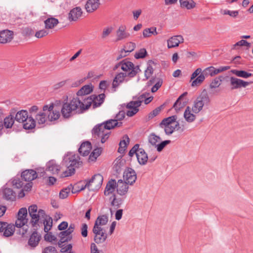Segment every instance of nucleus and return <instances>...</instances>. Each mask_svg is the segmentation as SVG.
I'll return each instance as SVG.
<instances>
[{"mask_svg": "<svg viewBox=\"0 0 253 253\" xmlns=\"http://www.w3.org/2000/svg\"><path fill=\"white\" fill-rule=\"evenodd\" d=\"M126 77H127L126 73L120 72L116 75L112 83V89L113 92L116 91V88L124 82Z\"/></svg>", "mask_w": 253, "mask_h": 253, "instance_id": "aec40b11", "label": "nucleus"}, {"mask_svg": "<svg viewBox=\"0 0 253 253\" xmlns=\"http://www.w3.org/2000/svg\"><path fill=\"white\" fill-rule=\"evenodd\" d=\"M42 253H57L55 247L49 246L45 248L42 251Z\"/></svg>", "mask_w": 253, "mask_h": 253, "instance_id": "774afa93", "label": "nucleus"}, {"mask_svg": "<svg viewBox=\"0 0 253 253\" xmlns=\"http://www.w3.org/2000/svg\"><path fill=\"white\" fill-rule=\"evenodd\" d=\"M72 189V192L75 193L76 191H74V188L72 187V185L71 184L65 188H63L61 190L59 193V197L62 199L66 198L70 192L71 189Z\"/></svg>", "mask_w": 253, "mask_h": 253, "instance_id": "de8ad7c7", "label": "nucleus"}, {"mask_svg": "<svg viewBox=\"0 0 253 253\" xmlns=\"http://www.w3.org/2000/svg\"><path fill=\"white\" fill-rule=\"evenodd\" d=\"M180 6L182 8L190 10L196 6V3L193 0H179Z\"/></svg>", "mask_w": 253, "mask_h": 253, "instance_id": "c9c22d12", "label": "nucleus"}, {"mask_svg": "<svg viewBox=\"0 0 253 253\" xmlns=\"http://www.w3.org/2000/svg\"><path fill=\"white\" fill-rule=\"evenodd\" d=\"M39 174L40 177H43V178H48L46 182V184L48 185H53L57 180L56 178L53 176H47V174H46V172L43 169H41V172H39Z\"/></svg>", "mask_w": 253, "mask_h": 253, "instance_id": "58836bf2", "label": "nucleus"}, {"mask_svg": "<svg viewBox=\"0 0 253 253\" xmlns=\"http://www.w3.org/2000/svg\"><path fill=\"white\" fill-rule=\"evenodd\" d=\"M222 77H219L218 78H216L214 79L213 81L211 83L210 86L211 88H215L218 87L220 84L222 80Z\"/></svg>", "mask_w": 253, "mask_h": 253, "instance_id": "052dcab7", "label": "nucleus"}, {"mask_svg": "<svg viewBox=\"0 0 253 253\" xmlns=\"http://www.w3.org/2000/svg\"><path fill=\"white\" fill-rule=\"evenodd\" d=\"M83 13L82 10L80 7H76L72 9L69 13V20L70 21L77 20Z\"/></svg>", "mask_w": 253, "mask_h": 253, "instance_id": "a878e982", "label": "nucleus"}, {"mask_svg": "<svg viewBox=\"0 0 253 253\" xmlns=\"http://www.w3.org/2000/svg\"><path fill=\"white\" fill-rule=\"evenodd\" d=\"M129 142V138L127 135H125L123 139L121 140L119 143V148L118 149V152L121 154H123L126 151V149Z\"/></svg>", "mask_w": 253, "mask_h": 253, "instance_id": "72a5a7b5", "label": "nucleus"}, {"mask_svg": "<svg viewBox=\"0 0 253 253\" xmlns=\"http://www.w3.org/2000/svg\"><path fill=\"white\" fill-rule=\"evenodd\" d=\"M147 52L145 48H141L138 52H136L134 57L136 59L143 58L147 55Z\"/></svg>", "mask_w": 253, "mask_h": 253, "instance_id": "680f3d73", "label": "nucleus"}, {"mask_svg": "<svg viewBox=\"0 0 253 253\" xmlns=\"http://www.w3.org/2000/svg\"><path fill=\"white\" fill-rule=\"evenodd\" d=\"M163 108H164V105H162L159 106L158 107L156 108V109H155L152 112H151L148 115V119L151 120V119H153L154 117L157 116L158 114H159V113H160L161 110L163 109Z\"/></svg>", "mask_w": 253, "mask_h": 253, "instance_id": "bf43d9fd", "label": "nucleus"}, {"mask_svg": "<svg viewBox=\"0 0 253 253\" xmlns=\"http://www.w3.org/2000/svg\"><path fill=\"white\" fill-rule=\"evenodd\" d=\"M116 187H117V183L115 180L111 179L109 181L104 191V195L108 196L110 194H112L115 191Z\"/></svg>", "mask_w": 253, "mask_h": 253, "instance_id": "f704fd0d", "label": "nucleus"}, {"mask_svg": "<svg viewBox=\"0 0 253 253\" xmlns=\"http://www.w3.org/2000/svg\"><path fill=\"white\" fill-rule=\"evenodd\" d=\"M17 112L16 108H12L10 109L9 115L6 117L3 121V126L7 128H11L13 126L15 120L14 115Z\"/></svg>", "mask_w": 253, "mask_h": 253, "instance_id": "dca6fc26", "label": "nucleus"}, {"mask_svg": "<svg viewBox=\"0 0 253 253\" xmlns=\"http://www.w3.org/2000/svg\"><path fill=\"white\" fill-rule=\"evenodd\" d=\"M108 221V217L106 215L98 216L96 219L93 227L104 229L101 226L106 225Z\"/></svg>", "mask_w": 253, "mask_h": 253, "instance_id": "7c9ffc66", "label": "nucleus"}, {"mask_svg": "<svg viewBox=\"0 0 253 253\" xmlns=\"http://www.w3.org/2000/svg\"><path fill=\"white\" fill-rule=\"evenodd\" d=\"M153 72L154 69L152 66L150 65H148L144 73V75L146 78V80L148 79L151 77V76L153 74Z\"/></svg>", "mask_w": 253, "mask_h": 253, "instance_id": "69168bd1", "label": "nucleus"}, {"mask_svg": "<svg viewBox=\"0 0 253 253\" xmlns=\"http://www.w3.org/2000/svg\"><path fill=\"white\" fill-rule=\"evenodd\" d=\"M139 102H136L135 100L130 101L126 105V107L130 110H128L126 114L128 117H132L136 114L139 111L138 104Z\"/></svg>", "mask_w": 253, "mask_h": 253, "instance_id": "4be33fe9", "label": "nucleus"}, {"mask_svg": "<svg viewBox=\"0 0 253 253\" xmlns=\"http://www.w3.org/2000/svg\"><path fill=\"white\" fill-rule=\"evenodd\" d=\"M128 183L124 181L122 179L119 180L117 183V191L118 194L121 196L126 195L128 191Z\"/></svg>", "mask_w": 253, "mask_h": 253, "instance_id": "5701e85b", "label": "nucleus"}, {"mask_svg": "<svg viewBox=\"0 0 253 253\" xmlns=\"http://www.w3.org/2000/svg\"><path fill=\"white\" fill-rule=\"evenodd\" d=\"M202 73L206 76H213L219 73V70L213 66H210L205 69Z\"/></svg>", "mask_w": 253, "mask_h": 253, "instance_id": "a18cd8bd", "label": "nucleus"}, {"mask_svg": "<svg viewBox=\"0 0 253 253\" xmlns=\"http://www.w3.org/2000/svg\"><path fill=\"white\" fill-rule=\"evenodd\" d=\"M92 90V86L89 85H85L77 92V95L78 97L86 96V95L89 94Z\"/></svg>", "mask_w": 253, "mask_h": 253, "instance_id": "e433bc0d", "label": "nucleus"}, {"mask_svg": "<svg viewBox=\"0 0 253 253\" xmlns=\"http://www.w3.org/2000/svg\"><path fill=\"white\" fill-rule=\"evenodd\" d=\"M91 148V143L89 141H85L82 143L78 151L83 156H86L89 154Z\"/></svg>", "mask_w": 253, "mask_h": 253, "instance_id": "cd10ccee", "label": "nucleus"}, {"mask_svg": "<svg viewBox=\"0 0 253 253\" xmlns=\"http://www.w3.org/2000/svg\"><path fill=\"white\" fill-rule=\"evenodd\" d=\"M14 116L15 121L19 123H24L29 117L28 112L25 110L18 111L17 109V112Z\"/></svg>", "mask_w": 253, "mask_h": 253, "instance_id": "c85d7f7f", "label": "nucleus"}, {"mask_svg": "<svg viewBox=\"0 0 253 253\" xmlns=\"http://www.w3.org/2000/svg\"><path fill=\"white\" fill-rule=\"evenodd\" d=\"M110 201H111V205L112 206L116 207L117 208H119L122 204L121 199H117L116 198V195L113 194L110 198Z\"/></svg>", "mask_w": 253, "mask_h": 253, "instance_id": "13d9d810", "label": "nucleus"}, {"mask_svg": "<svg viewBox=\"0 0 253 253\" xmlns=\"http://www.w3.org/2000/svg\"><path fill=\"white\" fill-rule=\"evenodd\" d=\"M61 169V167L54 160L48 161L46 164V171L51 174H57Z\"/></svg>", "mask_w": 253, "mask_h": 253, "instance_id": "a211bd4d", "label": "nucleus"}, {"mask_svg": "<svg viewBox=\"0 0 253 253\" xmlns=\"http://www.w3.org/2000/svg\"><path fill=\"white\" fill-rule=\"evenodd\" d=\"M136 157L137 161L140 165H146L148 160L147 154L142 148H140L136 153Z\"/></svg>", "mask_w": 253, "mask_h": 253, "instance_id": "393cba45", "label": "nucleus"}, {"mask_svg": "<svg viewBox=\"0 0 253 253\" xmlns=\"http://www.w3.org/2000/svg\"><path fill=\"white\" fill-rule=\"evenodd\" d=\"M79 104V100L75 98H73L70 102L63 103L61 110L62 117L65 119H68L74 114L81 113L78 107Z\"/></svg>", "mask_w": 253, "mask_h": 253, "instance_id": "20e7f679", "label": "nucleus"}, {"mask_svg": "<svg viewBox=\"0 0 253 253\" xmlns=\"http://www.w3.org/2000/svg\"><path fill=\"white\" fill-rule=\"evenodd\" d=\"M70 234L67 230L60 232L59 234V237L60 238V239L58 242V245L59 248L62 247V244L64 243L71 240L72 237L70 236Z\"/></svg>", "mask_w": 253, "mask_h": 253, "instance_id": "2f4dec72", "label": "nucleus"}, {"mask_svg": "<svg viewBox=\"0 0 253 253\" xmlns=\"http://www.w3.org/2000/svg\"><path fill=\"white\" fill-rule=\"evenodd\" d=\"M3 198L7 201H13L15 200L16 195L13 190L9 188H5L3 189Z\"/></svg>", "mask_w": 253, "mask_h": 253, "instance_id": "473e14b6", "label": "nucleus"}, {"mask_svg": "<svg viewBox=\"0 0 253 253\" xmlns=\"http://www.w3.org/2000/svg\"><path fill=\"white\" fill-rule=\"evenodd\" d=\"M38 171L37 172L34 169H26L23 171L21 175V177H15L11 181L12 186L17 189H20L24 186V183L23 180L26 182H31L35 179H36L38 175H39Z\"/></svg>", "mask_w": 253, "mask_h": 253, "instance_id": "f03ea898", "label": "nucleus"}, {"mask_svg": "<svg viewBox=\"0 0 253 253\" xmlns=\"http://www.w3.org/2000/svg\"><path fill=\"white\" fill-rule=\"evenodd\" d=\"M103 177L100 174H94L91 179H87V188L91 191L98 190L101 186Z\"/></svg>", "mask_w": 253, "mask_h": 253, "instance_id": "1a4fd4ad", "label": "nucleus"}, {"mask_svg": "<svg viewBox=\"0 0 253 253\" xmlns=\"http://www.w3.org/2000/svg\"><path fill=\"white\" fill-rule=\"evenodd\" d=\"M161 140L160 136L156 135L154 133H151L148 136V142L152 145L156 146L157 143Z\"/></svg>", "mask_w": 253, "mask_h": 253, "instance_id": "603ef678", "label": "nucleus"}, {"mask_svg": "<svg viewBox=\"0 0 253 253\" xmlns=\"http://www.w3.org/2000/svg\"><path fill=\"white\" fill-rule=\"evenodd\" d=\"M39 213L41 216L40 220L37 223V227H35L36 229L37 230L38 226H42L43 224L44 231L47 233L52 226V218L49 215H46L43 210L40 209Z\"/></svg>", "mask_w": 253, "mask_h": 253, "instance_id": "6e6552de", "label": "nucleus"}, {"mask_svg": "<svg viewBox=\"0 0 253 253\" xmlns=\"http://www.w3.org/2000/svg\"><path fill=\"white\" fill-rule=\"evenodd\" d=\"M159 127L162 128V129H164L165 133L168 135H169L171 134L175 129H176L177 130H178L180 129V127L179 126V122H176V124H175L174 126L172 125H162V126H159Z\"/></svg>", "mask_w": 253, "mask_h": 253, "instance_id": "c756f323", "label": "nucleus"}, {"mask_svg": "<svg viewBox=\"0 0 253 253\" xmlns=\"http://www.w3.org/2000/svg\"><path fill=\"white\" fill-rule=\"evenodd\" d=\"M187 95V92H184L179 96L176 102L174 103L173 108L175 109L177 112L186 105L188 99L185 97Z\"/></svg>", "mask_w": 253, "mask_h": 253, "instance_id": "f3484780", "label": "nucleus"}, {"mask_svg": "<svg viewBox=\"0 0 253 253\" xmlns=\"http://www.w3.org/2000/svg\"><path fill=\"white\" fill-rule=\"evenodd\" d=\"M122 70L127 74V77L133 78L140 71L138 65L134 66L133 63L125 59L122 60Z\"/></svg>", "mask_w": 253, "mask_h": 253, "instance_id": "0eeeda50", "label": "nucleus"}, {"mask_svg": "<svg viewBox=\"0 0 253 253\" xmlns=\"http://www.w3.org/2000/svg\"><path fill=\"white\" fill-rule=\"evenodd\" d=\"M6 227L4 232L3 233V236L5 237L11 236L15 231V225L12 223L8 224L7 223Z\"/></svg>", "mask_w": 253, "mask_h": 253, "instance_id": "c03bdc74", "label": "nucleus"}, {"mask_svg": "<svg viewBox=\"0 0 253 253\" xmlns=\"http://www.w3.org/2000/svg\"><path fill=\"white\" fill-rule=\"evenodd\" d=\"M210 102V98L207 91L204 90L194 102L192 111L196 114L198 113L205 104Z\"/></svg>", "mask_w": 253, "mask_h": 253, "instance_id": "423d86ee", "label": "nucleus"}, {"mask_svg": "<svg viewBox=\"0 0 253 253\" xmlns=\"http://www.w3.org/2000/svg\"><path fill=\"white\" fill-rule=\"evenodd\" d=\"M105 95L104 93H101L98 95H92L89 97H77L76 98L80 101V104L78 105L81 113L87 110L93 104L94 108L100 106L104 102Z\"/></svg>", "mask_w": 253, "mask_h": 253, "instance_id": "f257e3e1", "label": "nucleus"}, {"mask_svg": "<svg viewBox=\"0 0 253 253\" xmlns=\"http://www.w3.org/2000/svg\"><path fill=\"white\" fill-rule=\"evenodd\" d=\"M126 27L125 25H121L116 31L117 41H121L126 39L130 36L129 33L126 31Z\"/></svg>", "mask_w": 253, "mask_h": 253, "instance_id": "b1692460", "label": "nucleus"}, {"mask_svg": "<svg viewBox=\"0 0 253 253\" xmlns=\"http://www.w3.org/2000/svg\"><path fill=\"white\" fill-rule=\"evenodd\" d=\"M150 93L148 92H145L138 96L133 97V99L135 100L136 102H139L138 104V106H140L141 103L144 101V99L146 96H149Z\"/></svg>", "mask_w": 253, "mask_h": 253, "instance_id": "6e6d98bb", "label": "nucleus"}, {"mask_svg": "<svg viewBox=\"0 0 253 253\" xmlns=\"http://www.w3.org/2000/svg\"><path fill=\"white\" fill-rule=\"evenodd\" d=\"M124 164L125 161L123 160L119 159L116 160L113 169L117 174L121 173L122 168L124 166Z\"/></svg>", "mask_w": 253, "mask_h": 253, "instance_id": "8fccbe9b", "label": "nucleus"}, {"mask_svg": "<svg viewBox=\"0 0 253 253\" xmlns=\"http://www.w3.org/2000/svg\"><path fill=\"white\" fill-rule=\"evenodd\" d=\"M36 120L40 125L44 124L47 119V116L45 112H40L35 116Z\"/></svg>", "mask_w": 253, "mask_h": 253, "instance_id": "49530a36", "label": "nucleus"}, {"mask_svg": "<svg viewBox=\"0 0 253 253\" xmlns=\"http://www.w3.org/2000/svg\"><path fill=\"white\" fill-rule=\"evenodd\" d=\"M27 210L26 208H21L17 214V219H23V220L28 221L27 218Z\"/></svg>", "mask_w": 253, "mask_h": 253, "instance_id": "864d4df0", "label": "nucleus"}, {"mask_svg": "<svg viewBox=\"0 0 253 253\" xmlns=\"http://www.w3.org/2000/svg\"><path fill=\"white\" fill-rule=\"evenodd\" d=\"M183 41L184 39L181 35L172 36L167 40L168 47L171 48L177 47L180 42H183Z\"/></svg>", "mask_w": 253, "mask_h": 253, "instance_id": "412c9836", "label": "nucleus"}, {"mask_svg": "<svg viewBox=\"0 0 253 253\" xmlns=\"http://www.w3.org/2000/svg\"><path fill=\"white\" fill-rule=\"evenodd\" d=\"M230 85L232 90L246 87L250 84V83L244 81L241 79L231 77L230 78Z\"/></svg>", "mask_w": 253, "mask_h": 253, "instance_id": "ddd939ff", "label": "nucleus"}, {"mask_svg": "<svg viewBox=\"0 0 253 253\" xmlns=\"http://www.w3.org/2000/svg\"><path fill=\"white\" fill-rule=\"evenodd\" d=\"M106 128H110L108 126H103L102 123L96 125L92 129V134L94 137L100 138L102 143H105L108 139L110 131L106 130Z\"/></svg>", "mask_w": 253, "mask_h": 253, "instance_id": "39448f33", "label": "nucleus"}, {"mask_svg": "<svg viewBox=\"0 0 253 253\" xmlns=\"http://www.w3.org/2000/svg\"><path fill=\"white\" fill-rule=\"evenodd\" d=\"M80 159L79 156L76 155L67 156L64 158L63 165L67 168L68 170L63 172L62 177L71 176L75 173V169L78 168L82 164V162L79 161Z\"/></svg>", "mask_w": 253, "mask_h": 253, "instance_id": "7ed1b4c3", "label": "nucleus"}, {"mask_svg": "<svg viewBox=\"0 0 253 253\" xmlns=\"http://www.w3.org/2000/svg\"><path fill=\"white\" fill-rule=\"evenodd\" d=\"M124 179L130 185H132L136 180V173L134 169L127 168L124 172Z\"/></svg>", "mask_w": 253, "mask_h": 253, "instance_id": "4468645a", "label": "nucleus"}, {"mask_svg": "<svg viewBox=\"0 0 253 253\" xmlns=\"http://www.w3.org/2000/svg\"><path fill=\"white\" fill-rule=\"evenodd\" d=\"M35 229V231L31 235L28 242V245L32 249H34L39 245L41 239V234L38 233L36 228Z\"/></svg>", "mask_w": 253, "mask_h": 253, "instance_id": "6ab92c4d", "label": "nucleus"}, {"mask_svg": "<svg viewBox=\"0 0 253 253\" xmlns=\"http://www.w3.org/2000/svg\"><path fill=\"white\" fill-rule=\"evenodd\" d=\"M23 123V127L25 129H31L36 126V121L32 117L29 116V118Z\"/></svg>", "mask_w": 253, "mask_h": 253, "instance_id": "4c0bfd02", "label": "nucleus"}, {"mask_svg": "<svg viewBox=\"0 0 253 253\" xmlns=\"http://www.w3.org/2000/svg\"><path fill=\"white\" fill-rule=\"evenodd\" d=\"M206 76L203 74V73L198 76L197 78L193 80L192 82L191 85L192 86H196L201 84L205 79Z\"/></svg>", "mask_w": 253, "mask_h": 253, "instance_id": "5fc2aeb1", "label": "nucleus"}, {"mask_svg": "<svg viewBox=\"0 0 253 253\" xmlns=\"http://www.w3.org/2000/svg\"><path fill=\"white\" fill-rule=\"evenodd\" d=\"M102 151L101 148H96L94 149L89 156L90 161H95L97 158L100 156Z\"/></svg>", "mask_w": 253, "mask_h": 253, "instance_id": "3c124183", "label": "nucleus"}, {"mask_svg": "<svg viewBox=\"0 0 253 253\" xmlns=\"http://www.w3.org/2000/svg\"><path fill=\"white\" fill-rule=\"evenodd\" d=\"M163 84V80L161 79H157V81L155 84L152 87L151 91L152 92H156L158 89Z\"/></svg>", "mask_w": 253, "mask_h": 253, "instance_id": "338daca9", "label": "nucleus"}, {"mask_svg": "<svg viewBox=\"0 0 253 253\" xmlns=\"http://www.w3.org/2000/svg\"><path fill=\"white\" fill-rule=\"evenodd\" d=\"M170 142L171 141L169 140H165L157 144L155 147L157 148V150L158 152H161L166 145L169 144Z\"/></svg>", "mask_w": 253, "mask_h": 253, "instance_id": "e2e57ef3", "label": "nucleus"}, {"mask_svg": "<svg viewBox=\"0 0 253 253\" xmlns=\"http://www.w3.org/2000/svg\"><path fill=\"white\" fill-rule=\"evenodd\" d=\"M92 232L94 234V241L96 244L103 243L106 241L107 234L104 229L93 227Z\"/></svg>", "mask_w": 253, "mask_h": 253, "instance_id": "f8f14e48", "label": "nucleus"}, {"mask_svg": "<svg viewBox=\"0 0 253 253\" xmlns=\"http://www.w3.org/2000/svg\"><path fill=\"white\" fill-rule=\"evenodd\" d=\"M103 126H108L110 128H106V130L109 131L116 126H120L122 125V122H117V120L111 119L102 123Z\"/></svg>", "mask_w": 253, "mask_h": 253, "instance_id": "a19ab883", "label": "nucleus"}, {"mask_svg": "<svg viewBox=\"0 0 253 253\" xmlns=\"http://www.w3.org/2000/svg\"><path fill=\"white\" fill-rule=\"evenodd\" d=\"M151 34L157 35L158 33L156 30V28L152 27L151 28H147L144 30L143 32V35L144 37H149Z\"/></svg>", "mask_w": 253, "mask_h": 253, "instance_id": "4d7b16f0", "label": "nucleus"}, {"mask_svg": "<svg viewBox=\"0 0 253 253\" xmlns=\"http://www.w3.org/2000/svg\"><path fill=\"white\" fill-rule=\"evenodd\" d=\"M177 117L176 115H173L170 117L164 119L160 123L159 126L162 125H172L173 123L176 124Z\"/></svg>", "mask_w": 253, "mask_h": 253, "instance_id": "37998d69", "label": "nucleus"}, {"mask_svg": "<svg viewBox=\"0 0 253 253\" xmlns=\"http://www.w3.org/2000/svg\"><path fill=\"white\" fill-rule=\"evenodd\" d=\"M14 32L9 30L0 31V43L5 44L10 42L13 39Z\"/></svg>", "mask_w": 253, "mask_h": 253, "instance_id": "2eb2a0df", "label": "nucleus"}, {"mask_svg": "<svg viewBox=\"0 0 253 253\" xmlns=\"http://www.w3.org/2000/svg\"><path fill=\"white\" fill-rule=\"evenodd\" d=\"M29 215L31 217L30 222L33 227H37V223L40 220L41 215L40 214L39 210L36 205L30 206L28 209Z\"/></svg>", "mask_w": 253, "mask_h": 253, "instance_id": "9b49d317", "label": "nucleus"}, {"mask_svg": "<svg viewBox=\"0 0 253 253\" xmlns=\"http://www.w3.org/2000/svg\"><path fill=\"white\" fill-rule=\"evenodd\" d=\"M99 4V0H88L85 8L87 12H92L98 8Z\"/></svg>", "mask_w": 253, "mask_h": 253, "instance_id": "bb28decb", "label": "nucleus"}, {"mask_svg": "<svg viewBox=\"0 0 253 253\" xmlns=\"http://www.w3.org/2000/svg\"><path fill=\"white\" fill-rule=\"evenodd\" d=\"M59 23L58 20L56 18L51 17L48 18L44 21L45 27L46 29H52Z\"/></svg>", "mask_w": 253, "mask_h": 253, "instance_id": "79ce46f5", "label": "nucleus"}, {"mask_svg": "<svg viewBox=\"0 0 253 253\" xmlns=\"http://www.w3.org/2000/svg\"><path fill=\"white\" fill-rule=\"evenodd\" d=\"M184 118L188 123H192L194 122L196 119L195 115L191 113V108L189 106H187L185 110L184 113Z\"/></svg>", "mask_w": 253, "mask_h": 253, "instance_id": "ea45409f", "label": "nucleus"}, {"mask_svg": "<svg viewBox=\"0 0 253 253\" xmlns=\"http://www.w3.org/2000/svg\"><path fill=\"white\" fill-rule=\"evenodd\" d=\"M231 72L237 77L245 79L253 76V74L243 70H232Z\"/></svg>", "mask_w": 253, "mask_h": 253, "instance_id": "09e8293b", "label": "nucleus"}, {"mask_svg": "<svg viewBox=\"0 0 253 253\" xmlns=\"http://www.w3.org/2000/svg\"><path fill=\"white\" fill-rule=\"evenodd\" d=\"M125 48L126 49H123V50L125 53H127L128 54L129 53L134 50L135 48V44L134 42H129L126 44Z\"/></svg>", "mask_w": 253, "mask_h": 253, "instance_id": "0e129e2a", "label": "nucleus"}, {"mask_svg": "<svg viewBox=\"0 0 253 253\" xmlns=\"http://www.w3.org/2000/svg\"><path fill=\"white\" fill-rule=\"evenodd\" d=\"M42 111L45 112L47 119L50 122L58 120L60 116L59 111L54 109L53 103L44 105L42 107Z\"/></svg>", "mask_w": 253, "mask_h": 253, "instance_id": "9d476101", "label": "nucleus"}]
</instances>
